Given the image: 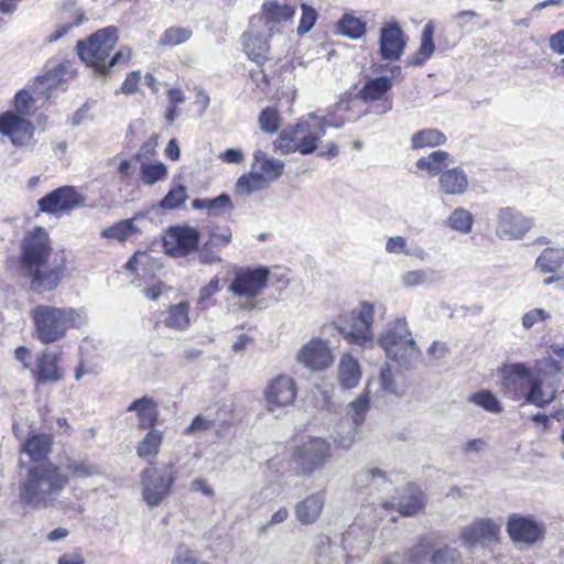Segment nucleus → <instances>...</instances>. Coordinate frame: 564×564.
<instances>
[{
    "label": "nucleus",
    "instance_id": "1",
    "mask_svg": "<svg viewBox=\"0 0 564 564\" xmlns=\"http://www.w3.org/2000/svg\"><path fill=\"white\" fill-rule=\"evenodd\" d=\"M6 270L12 279H25L36 294L55 291L67 273L64 251L54 252L47 230L36 226L20 242L18 259H8Z\"/></svg>",
    "mask_w": 564,
    "mask_h": 564
},
{
    "label": "nucleus",
    "instance_id": "2",
    "mask_svg": "<svg viewBox=\"0 0 564 564\" xmlns=\"http://www.w3.org/2000/svg\"><path fill=\"white\" fill-rule=\"evenodd\" d=\"M118 40L116 26L102 28L87 39L77 41L76 51L86 66L95 74L106 77L115 66L128 65L132 57V51L128 46L120 47L113 53Z\"/></svg>",
    "mask_w": 564,
    "mask_h": 564
},
{
    "label": "nucleus",
    "instance_id": "3",
    "mask_svg": "<svg viewBox=\"0 0 564 564\" xmlns=\"http://www.w3.org/2000/svg\"><path fill=\"white\" fill-rule=\"evenodd\" d=\"M68 484V475L51 459L32 464L20 485V501L33 508H46L53 505Z\"/></svg>",
    "mask_w": 564,
    "mask_h": 564
},
{
    "label": "nucleus",
    "instance_id": "4",
    "mask_svg": "<svg viewBox=\"0 0 564 564\" xmlns=\"http://www.w3.org/2000/svg\"><path fill=\"white\" fill-rule=\"evenodd\" d=\"M30 316L35 338L43 345L59 341L69 329L80 328L85 324L83 312L74 307L39 304L31 310Z\"/></svg>",
    "mask_w": 564,
    "mask_h": 564
},
{
    "label": "nucleus",
    "instance_id": "5",
    "mask_svg": "<svg viewBox=\"0 0 564 564\" xmlns=\"http://www.w3.org/2000/svg\"><path fill=\"white\" fill-rule=\"evenodd\" d=\"M327 126L325 117L308 113L282 130L273 141V149L283 155L296 152L302 155L312 154L325 135Z\"/></svg>",
    "mask_w": 564,
    "mask_h": 564
},
{
    "label": "nucleus",
    "instance_id": "6",
    "mask_svg": "<svg viewBox=\"0 0 564 564\" xmlns=\"http://www.w3.org/2000/svg\"><path fill=\"white\" fill-rule=\"evenodd\" d=\"M293 442L290 460L297 476L310 477L322 470L333 456L332 444L323 437L302 436Z\"/></svg>",
    "mask_w": 564,
    "mask_h": 564
},
{
    "label": "nucleus",
    "instance_id": "7",
    "mask_svg": "<svg viewBox=\"0 0 564 564\" xmlns=\"http://www.w3.org/2000/svg\"><path fill=\"white\" fill-rule=\"evenodd\" d=\"M391 76H377L367 79L356 94V98L366 104L370 111L376 113H386L392 109L393 100L391 89L394 79H403L402 68L399 65H392L389 68Z\"/></svg>",
    "mask_w": 564,
    "mask_h": 564
},
{
    "label": "nucleus",
    "instance_id": "8",
    "mask_svg": "<svg viewBox=\"0 0 564 564\" xmlns=\"http://www.w3.org/2000/svg\"><path fill=\"white\" fill-rule=\"evenodd\" d=\"M373 304L364 301L358 308L339 314L333 325L348 343L364 345L373 337Z\"/></svg>",
    "mask_w": 564,
    "mask_h": 564
},
{
    "label": "nucleus",
    "instance_id": "9",
    "mask_svg": "<svg viewBox=\"0 0 564 564\" xmlns=\"http://www.w3.org/2000/svg\"><path fill=\"white\" fill-rule=\"evenodd\" d=\"M270 269L259 267H237L234 269V278L228 286L230 293L245 300L243 307L253 310L257 306V297L268 288Z\"/></svg>",
    "mask_w": 564,
    "mask_h": 564
},
{
    "label": "nucleus",
    "instance_id": "10",
    "mask_svg": "<svg viewBox=\"0 0 564 564\" xmlns=\"http://www.w3.org/2000/svg\"><path fill=\"white\" fill-rule=\"evenodd\" d=\"M142 497L148 506L156 507L169 497L176 480L173 463L158 466L151 463L140 475Z\"/></svg>",
    "mask_w": 564,
    "mask_h": 564
},
{
    "label": "nucleus",
    "instance_id": "11",
    "mask_svg": "<svg viewBox=\"0 0 564 564\" xmlns=\"http://www.w3.org/2000/svg\"><path fill=\"white\" fill-rule=\"evenodd\" d=\"M86 206V197L73 185L59 186L37 200L40 213L63 216Z\"/></svg>",
    "mask_w": 564,
    "mask_h": 564
},
{
    "label": "nucleus",
    "instance_id": "12",
    "mask_svg": "<svg viewBox=\"0 0 564 564\" xmlns=\"http://www.w3.org/2000/svg\"><path fill=\"white\" fill-rule=\"evenodd\" d=\"M387 355L397 361L406 360L419 354V349L405 323L397 322L380 339Z\"/></svg>",
    "mask_w": 564,
    "mask_h": 564
},
{
    "label": "nucleus",
    "instance_id": "13",
    "mask_svg": "<svg viewBox=\"0 0 564 564\" xmlns=\"http://www.w3.org/2000/svg\"><path fill=\"white\" fill-rule=\"evenodd\" d=\"M408 40V35L398 21L391 20L383 23L378 39L380 58L389 63L398 62L405 51Z\"/></svg>",
    "mask_w": 564,
    "mask_h": 564
},
{
    "label": "nucleus",
    "instance_id": "14",
    "mask_svg": "<svg viewBox=\"0 0 564 564\" xmlns=\"http://www.w3.org/2000/svg\"><path fill=\"white\" fill-rule=\"evenodd\" d=\"M30 372L35 386L53 384L65 377L62 352L44 349L36 354Z\"/></svg>",
    "mask_w": 564,
    "mask_h": 564
},
{
    "label": "nucleus",
    "instance_id": "15",
    "mask_svg": "<svg viewBox=\"0 0 564 564\" xmlns=\"http://www.w3.org/2000/svg\"><path fill=\"white\" fill-rule=\"evenodd\" d=\"M297 397V383L293 377L280 373L269 380L263 398L267 409L273 412L278 409L292 405Z\"/></svg>",
    "mask_w": 564,
    "mask_h": 564
},
{
    "label": "nucleus",
    "instance_id": "16",
    "mask_svg": "<svg viewBox=\"0 0 564 564\" xmlns=\"http://www.w3.org/2000/svg\"><path fill=\"white\" fill-rule=\"evenodd\" d=\"M507 533L514 544L531 546L544 538L545 529L532 516L512 513L507 521Z\"/></svg>",
    "mask_w": 564,
    "mask_h": 564
},
{
    "label": "nucleus",
    "instance_id": "17",
    "mask_svg": "<svg viewBox=\"0 0 564 564\" xmlns=\"http://www.w3.org/2000/svg\"><path fill=\"white\" fill-rule=\"evenodd\" d=\"M534 373L524 364H510L501 368L503 393L513 401L527 398Z\"/></svg>",
    "mask_w": 564,
    "mask_h": 564
},
{
    "label": "nucleus",
    "instance_id": "18",
    "mask_svg": "<svg viewBox=\"0 0 564 564\" xmlns=\"http://www.w3.org/2000/svg\"><path fill=\"white\" fill-rule=\"evenodd\" d=\"M199 240L200 236L196 228L175 226L167 229L163 247L170 256L186 257L197 250Z\"/></svg>",
    "mask_w": 564,
    "mask_h": 564
},
{
    "label": "nucleus",
    "instance_id": "19",
    "mask_svg": "<svg viewBox=\"0 0 564 564\" xmlns=\"http://www.w3.org/2000/svg\"><path fill=\"white\" fill-rule=\"evenodd\" d=\"M533 225L532 218L525 217L514 207H505L498 212L496 232L500 238L522 239Z\"/></svg>",
    "mask_w": 564,
    "mask_h": 564
},
{
    "label": "nucleus",
    "instance_id": "20",
    "mask_svg": "<svg viewBox=\"0 0 564 564\" xmlns=\"http://www.w3.org/2000/svg\"><path fill=\"white\" fill-rule=\"evenodd\" d=\"M269 37V35L264 36L254 30H247L241 35L242 51L248 56V58L254 62L259 67H263V65L271 59V45ZM260 73L261 82L264 86H269V75L264 72L263 68L260 69Z\"/></svg>",
    "mask_w": 564,
    "mask_h": 564
},
{
    "label": "nucleus",
    "instance_id": "21",
    "mask_svg": "<svg viewBox=\"0 0 564 564\" xmlns=\"http://www.w3.org/2000/svg\"><path fill=\"white\" fill-rule=\"evenodd\" d=\"M296 359L304 367L318 371L329 368L334 362V356L327 341L313 338L297 352Z\"/></svg>",
    "mask_w": 564,
    "mask_h": 564
},
{
    "label": "nucleus",
    "instance_id": "22",
    "mask_svg": "<svg viewBox=\"0 0 564 564\" xmlns=\"http://www.w3.org/2000/svg\"><path fill=\"white\" fill-rule=\"evenodd\" d=\"M33 123L24 117L8 110L0 113V134L8 137L12 144L21 147L33 138Z\"/></svg>",
    "mask_w": 564,
    "mask_h": 564
},
{
    "label": "nucleus",
    "instance_id": "23",
    "mask_svg": "<svg viewBox=\"0 0 564 564\" xmlns=\"http://www.w3.org/2000/svg\"><path fill=\"white\" fill-rule=\"evenodd\" d=\"M296 13V6L292 3H280L278 0H264L260 11L259 20L269 30V36L280 31L284 23L292 22Z\"/></svg>",
    "mask_w": 564,
    "mask_h": 564
},
{
    "label": "nucleus",
    "instance_id": "24",
    "mask_svg": "<svg viewBox=\"0 0 564 564\" xmlns=\"http://www.w3.org/2000/svg\"><path fill=\"white\" fill-rule=\"evenodd\" d=\"M462 540L467 544L498 543L500 527L491 519H479L462 531Z\"/></svg>",
    "mask_w": 564,
    "mask_h": 564
},
{
    "label": "nucleus",
    "instance_id": "25",
    "mask_svg": "<svg viewBox=\"0 0 564 564\" xmlns=\"http://www.w3.org/2000/svg\"><path fill=\"white\" fill-rule=\"evenodd\" d=\"M557 388L551 376L546 373L534 375L525 398V403H531L538 408H544L555 400Z\"/></svg>",
    "mask_w": 564,
    "mask_h": 564
},
{
    "label": "nucleus",
    "instance_id": "26",
    "mask_svg": "<svg viewBox=\"0 0 564 564\" xmlns=\"http://www.w3.org/2000/svg\"><path fill=\"white\" fill-rule=\"evenodd\" d=\"M426 505L424 491L415 484L408 482L397 498V511L402 517H414L422 512Z\"/></svg>",
    "mask_w": 564,
    "mask_h": 564
},
{
    "label": "nucleus",
    "instance_id": "27",
    "mask_svg": "<svg viewBox=\"0 0 564 564\" xmlns=\"http://www.w3.org/2000/svg\"><path fill=\"white\" fill-rule=\"evenodd\" d=\"M54 436L50 433H31L21 445V452L25 453L32 464H40L48 459L53 451Z\"/></svg>",
    "mask_w": 564,
    "mask_h": 564
},
{
    "label": "nucleus",
    "instance_id": "28",
    "mask_svg": "<svg viewBox=\"0 0 564 564\" xmlns=\"http://www.w3.org/2000/svg\"><path fill=\"white\" fill-rule=\"evenodd\" d=\"M127 411L135 412L138 429L141 431L155 429L160 422L159 404L151 397L143 395L134 400Z\"/></svg>",
    "mask_w": 564,
    "mask_h": 564
},
{
    "label": "nucleus",
    "instance_id": "29",
    "mask_svg": "<svg viewBox=\"0 0 564 564\" xmlns=\"http://www.w3.org/2000/svg\"><path fill=\"white\" fill-rule=\"evenodd\" d=\"M251 169L270 185L284 173V163L281 160L270 158L262 150H257L253 152Z\"/></svg>",
    "mask_w": 564,
    "mask_h": 564
},
{
    "label": "nucleus",
    "instance_id": "30",
    "mask_svg": "<svg viewBox=\"0 0 564 564\" xmlns=\"http://www.w3.org/2000/svg\"><path fill=\"white\" fill-rule=\"evenodd\" d=\"M325 505V490L312 494L296 503L295 514L302 524L315 523L322 514Z\"/></svg>",
    "mask_w": 564,
    "mask_h": 564
},
{
    "label": "nucleus",
    "instance_id": "31",
    "mask_svg": "<svg viewBox=\"0 0 564 564\" xmlns=\"http://www.w3.org/2000/svg\"><path fill=\"white\" fill-rule=\"evenodd\" d=\"M440 188L447 195H460L468 188V178L462 167L445 170L440 175Z\"/></svg>",
    "mask_w": 564,
    "mask_h": 564
},
{
    "label": "nucleus",
    "instance_id": "32",
    "mask_svg": "<svg viewBox=\"0 0 564 564\" xmlns=\"http://www.w3.org/2000/svg\"><path fill=\"white\" fill-rule=\"evenodd\" d=\"M361 369L357 359L350 354H344L338 364V381L343 389L349 390L358 386Z\"/></svg>",
    "mask_w": 564,
    "mask_h": 564
},
{
    "label": "nucleus",
    "instance_id": "33",
    "mask_svg": "<svg viewBox=\"0 0 564 564\" xmlns=\"http://www.w3.org/2000/svg\"><path fill=\"white\" fill-rule=\"evenodd\" d=\"M189 311L191 304L187 301L169 306L164 325L175 330L187 329L191 325Z\"/></svg>",
    "mask_w": 564,
    "mask_h": 564
},
{
    "label": "nucleus",
    "instance_id": "34",
    "mask_svg": "<svg viewBox=\"0 0 564 564\" xmlns=\"http://www.w3.org/2000/svg\"><path fill=\"white\" fill-rule=\"evenodd\" d=\"M434 35V26L432 23L425 24L422 35H421V43L419 48L415 51V53L409 58L408 65L410 66H421L423 65L427 59L431 58L432 54L434 53L435 45L433 41Z\"/></svg>",
    "mask_w": 564,
    "mask_h": 564
},
{
    "label": "nucleus",
    "instance_id": "35",
    "mask_svg": "<svg viewBox=\"0 0 564 564\" xmlns=\"http://www.w3.org/2000/svg\"><path fill=\"white\" fill-rule=\"evenodd\" d=\"M434 35V26L432 23L425 24L422 35H421V43L419 48L415 51V53L409 58L408 65L410 66H421L423 65L427 59L431 58L432 54L434 53L435 45L433 41Z\"/></svg>",
    "mask_w": 564,
    "mask_h": 564
},
{
    "label": "nucleus",
    "instance_id": "36",
    "mask_svg": "<svg viewBox=\"0 0 564 564\" xmlns=\"http://www.w3.org/2000/svg\"><path fill=\"white\" fill-rule=\"evenodd\" d=\"M446 135L438 129H422L415 132L411 138V147L414 150L424 148H435L445 144Z\"/></svg>",
    "mask_w": 564,
    "mask_h": 564
},
{
    "label": "nucleus",
    "instance_id": "37",
    "mask_svg": "<svg viewBox=\"0 0 564 564\" xmlns=\"http://www.w3.org/2000/svg\"><path fill=\"white\" fill-rule=\"evenodd\" d=\"M269 187V184L254 170L242 174L235 184V193L239 196H248Z\"/></svg>",
    "mask_w": 564,
    "mask_h": 564
},
{
    "label": "nucleus",
    "instance_id": "38",
    "mask_svg": "<svg viewBox=\"0 0 564 564\" xmlns=\"http://www.w3.org/2000/svg\"><path fill=\"white\" fill-rule=\"evenodd\" d=\"M433 550V544L429 538L420 536L413 546L405 550L403 564H425Z\"/></svg>",
    "mask_w": 564,
    "mask_h": 564
},
{
    "label": "nucleus",
    "instance_id": "39",
    "mask_svg": "<svg viewBox=\"0 0 564 564\" xmlns=\"http://www.w3.org/2000/svg\"><path fill=\"white\" fill-rule=\"evenodd\" d=\"M337 31L351 40H358L366 34L367 23L351 13H345L337 22Z\"/></svg>",
    "mask_w": 564,
    "mask_h": 564
},
{
    "label": "nucleus",
    "instance_id": "40",
    "mask_svg": "<svg viewBox=\"0 0 564 564\" xmlns=\"http://www.w3.org/2000/svg\"><path fill=\"white\" fill-rule=\"evenodd\" d=\"M448 160V152L437 150L427 156L420 158L415 165L419 170L426 171L431 176H435L444 172L443 169L447 166Z\"/></svg>",
    "mask_w": 564,
    "mask_h": 564
},
{
    "label": "nucleus",
    "instance_id": "41",
    "mask_svg": "<svg viewBox=\"0 0 564 564\" xmlns=\"http://www.w3.org/2000/svg\"><path fill=\"white\" fill-rule=\"evenodd\" d=\"M147 431L148 433L137 446V455L140 458L155 457L160 453L163 443V433L161 431L155 429H149Z\"/></svg>",
    "mask_w": 564,
    "mask_h": 564
},
{
    "label": "nucleus",
    "instance_id": "42",
    "mask_svg": "<svg viewBox=\"0 0 564 564\" xmlns=\"http://www.w3.org/2000/svg\"><path fill=\"white\" fill-rule=\"evenodd\" d=\"M138 232V228L133 224V219H124L117 221L101 230L100 236L105 239L126 242L131 236Z\"/></svg>",
    "mask_w": 564,
    "mask_h": 564
},
{
    "label": "nucleus",
    "instance_id": "43",
    "mask_svg": "<svg viewBox=\"0 0 564 564\" xmlns=\"http://www.w3.org/2000/svg\"><path fill=\"white\" fill-rule=\"evenodd\" d=\"M564 256L560 249L546 248L536 259L535 265L541 273H555L563 265Z\"/></svg>",
    "mask_w": 564,
    "mask_h": 564
},
{
    "label": "nucleus",
    "instance_id": "44",
    "mask_svg": "<svg viewBox=\"0 0 564 564\" xmlns=\"http://www.w3.org/2000/svg\"><path fill=\"white\" fill-rule=\"evenodd\" d=\"M192 206L195 209H207L210 215H218L234 208L232 202L227 194H221L215 198H196L192 202Z\"/></svg>",
    "mask_w": 564,
    "mask_h": 564
},
{
    "label": "nucleus",
    "instance_id": "45",
    "mask_svg": "<svg viewBox=\"0 0 564 564\" xmlns=\"http://www.w3.org/2000/svg\"><path fill=\"white\" fill-rule=\"evenodd\" d=\"M447 226L460 234H469L474 226L473 214L463 207L455 208L447 218Z\"/></svg>",
    "mask_w": 564,
    "mask_h": 564
},
{
    "label": "nucleus",
    "instance_id": "46",
    "mask_svg": "<svg viewBox=\"0 0 564 564\" xmlns=\"http://www.w3.org/2000/svg\"><path fill=\"white\" fill-rule=\"evenodd\" d=\"M260 129L267 134L276 133L282 126V117L276 107L268 106L258 118Z\"/></svg>",
    "mask_w": 564,
    "mask_h": 564
},
{
    "label": "nucleus",
    "instance_id": "47",
    "mask_svg": "<svg viewBox=\"0 0 564 564\" xmlns=\"http://www.w3.org/2000/svg\"><path fill=\"white\" fill-rule=\"evenodd\" d=\"M67 11L69 13L68 19L70 21L57 25L54 32H52L47 37V42L52 43L59 40L61 37L66 35L73 28L79 26L85 21V12L82 9L70 7L67 9Z\"/></svg>",
    "mask_w": 564,
    "mask_h": 564
},
{
    "label": "nucleus",
    "instance_id": "48",
    "mask_svg": "<svg viewBox=\"0 0 564 564\" xmlns=\"http://www.w3.org/2000/svg\"><path fill=\"white\" fill-rule=\"evenodd\" d=\"M67 475L73 479H84L98 475L100 473L97 465L87 460L69 459L66 464Z\"/></svg>",
    "mask_w": 564,
    "mask_h": 564
},
{
    "label": "nucleus",
    "instance_id": "49",
    "mask_svg": "<svg viewBox=\"0 0 564 564\" xmlns=\"http://www.w3.org/2000/svg\"><path fill=\"white\" fill-rule=\"evenodd\" d=\"M192 36V30L184 26L167 28L160 36L159 44L161 46H176L185 43Z\"/></svg>",
    "mask_w": 564,
    "mask_h": 564
},
{
    "label": "nucleus",
    "instance_id": "50",
    "mask_svg": "<svg viewBox=\"0 0 564 564\" xmlns=\"http://www.w3.org/2000/svg\"><path fill=\"white\" fill-rule=\"evenodd\" d=\"M167 176V169L162 162L142 163L140 167V177L147 185H153L159 181L165 180Z\"/></svg>",
    "mask_w": 564,
    "mask_h": 564
},
{
    "label": "nucleus",
    "instance_id": "51",
    "mask_svg": "<svg viewBox=\"0 0 564 564\" xmlns=\"http://www.w3.org/2000/svg\"><path fill=\"white\" fill-rule=\"evenodd\" d=\"M468 400L490 413H500L503 410L499 400L489 390H480L471 394Z\"/></svg>",
    "mask_w": 564,
    "mask_h": 564
},
{
    "label": "nucleus",
    "instance_id": "52",
    "mask_svg": "<svg viewBox=\"0 0 564 564\" xmlns=\"http://www.w3.org/2000/svg\"><path fill=\"white\" fill-rule=\"evenodd\" d=\"M429 560L431 564H463L460 552L448 545L433 550Z\"/></svg>",
    "mask_w": 564,
    "mask_h": 564
},
{
    "label": "nucleus",
    "instance_id": "53",
    "mask_svg": "<svg viewBox=\"0 0 564 564\" xmlns=\"http://www.w3.org/2000/svg\"><path fill=\"white\" fill-rule=\"evenodd\" d=\"M187 199V193L184 185H177L171 188L160 202L163 209H175L181 207Z\"/></svg>",
    "mask_w": 564,
    "mask_h": 564
},
{
    "label": "nucleus",
    "instance_id": "54",
    "mask_svg": "<svg viewBox=\"0 0 564 564\" xmlns=\"http://www.w3.org/2000/svg\"><path fill=\"white\" fill-rule=\"evenodd\" d=\"M349 408L352 411V420L354 423L358 426L364 423L365 415L370 408V395L369 391H364L356 398L352 402H350Z\"/></svg>",
    "mask_w": 564,
    "mask_h": 564
},
{
    "label": "nucleus",
    "instance_id": "55",
    "mask_svg": "<svg viewBox=\"0 0 564 564\" xmlns=\"http://www.w3.org/2000/svg\"><path fill=\"white\" fill-rule=\"evenodd\" d=\"M220 280L214 276L206 285L200 288L197 304L205 310L214 304L213 296L220 290Z\"/></svg>",
    "mask_w": 564,
    "mask_h": 564
},
{
    "label": "nucleus",
    "instance_id": "56",
    "mask_svg": "<svg viewBox=\"0 0 564 564\" xmlns=\"http://www.w3.org/2000/svg\"><path fill=\"white\" fill-rule=\"evenodd\" d=\"M13 105L17 110L15 113L24 117L31 113L34 99L28 90L21 89L14 96Z\"/></svg>",
    "mask_w": 564,
    "mask_h": 564
},
{
    "label": "nucleus",
    "instance_id": "57",
    "mask_svg": "<svg viewBox=\"0 0 564 564\" xmlns=\"http://www.w3.org/2000/svg\"><path fill=\"white\" fill-rule=\"evenodd\" d=\"M65 73V66L59 64L53 69H50L44 75L36 78V83L44 85L47 89L56 87L62 80Z\"/></svg>",
    "mask_w": 564,
    "mask_h": 564
},
{
    "label": "nucleus",
    "instance_id": "58",
    "mask_svg": "<svg viewBox=\"0 0 564 564\" xmlns=\"http://www.w3.org/2000/svg\"><path fill=\"white\" fill-rule=\"evenodd\" d=\"M301 8H302V15H301L300 23L297 26V33L302 35V34L307 33L316 23L317 12L314 8H312L311 6H307L305 3H303L301 6Z\"/></svg>",
    "mask_w": 564,
    "mask_h": 564
},
{
    "label": "nucleus",
    "instance_id": "59",
    "mask_svg": "<svg viewBox=\"0 0 564 564\" xmlns=\"http://www.w3.org/2000/svg\"><path fill=\"white\" fill-rule=\"evenodd\" d=\"M141 82V72L132 70L127 74L124 80L122 82L119 91L123 95L130 96L138 91L139 85Z\"/></svg>",
    "mask_w": 564,
    "mask_h": 564
},
{
    "label": "nucleus",
    "instance_id": "60",
    "mask_svg": "<svg viewBox=\"0 0 564 564\" xmlns=\"http://www.w3.org/2000/svg\"><path fill=\"white\" fill-rule=\"evenodd\" d=\"M209 242L216 247H226L231 242V230L228 226L215 228L209 235Z\"/></svg>",
    "mask_w": 564,
    "mask_h": 564
},
{
    "label": "nucleus",
    "instance_id": "61",
    "mask_svg": "<svg viewBox=\"0 0 564 564\" xmlns=\"http://www.w3.org/2000/svg\"><path fill=\"white\" fill-rule=\"evenodd\" d=\"M214 426V422L204 417L203 415H196L191 424L184 430L185 435H193L198 432H205Z\"/></svg>",
    "mask_w": 564,
    "mask_h": 564
},
{
    "label": "nucleus",
    "instance_id": "62",
    "mask_svg": "<svg viewBox=\"0 0 564 564\" xmlns=\"http://www.w3.org/2000/svg\"><path fill=\"white\" fill-rule=\"evenodd\" d=\"M550 317L543 308H533L522 316V325L525 329L533 327L536 323L543 322Z\"/></svg>",
    "mask_w": 564,
    "mask_h": 564
},
{
    "label": "nucleus",
    "instance_id": "63",
    "mask_svg": "<svg viewBox=\"0 0 564 564\" xmlns=\"http://www.w3.org/2000/svg\"><path fill=\"white\" fill-rule=\"evenodd\" d=\"M386 251L389 253L412 254L406 248V240L401 236L390 237L386 242Z\"/></svg>",
    "mask_w": 564,
    "mask_h": 564
},
{
    "label": "nucleus",
    "instance_id": "64",
    "mask_svg": "<svg viewBox=\"0 0 564 564\" xmlns=\"http://www.w3.org/2000/svg\"><path fill=\"white\" fill-rule=\"evenodd\" d=\"M171 564H209L195 556L192 551L178 552Z\"/></svg>",
    "mask_w": 564,
    "mask_h": 564
}]
</instances>
